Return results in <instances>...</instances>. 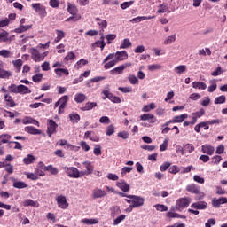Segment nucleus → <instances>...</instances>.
Instances as JSON below:
<instances>
[{
  "mask_svg": "<svg viewBox=\"0 0 227 227\" xmlns=\"http://www.w3.org/2000/svg\"><path fill=\"white\" fill-rule=\"evenodd\" d=\"M8 90L10 91V93H15V94H19L20 95H27L29 93H31V90H29V87L26 86V85H16V84H11L8 87Z\"/></svg>",
  "mask_w": 227,
  "mask_h": 227,
  "instance_id": "f257e3e1",
  "label": "nucleus"
},
{
  "mask_svg": "<svg viewBox=\"0 0 227 227\" xmlns=\"http://www.w3.org/2000/svg\"><path fill=\"white\" fill-rule=\"evenodd\" d=\"M186 191L190 192V194H195L197 200H203L205 198V192H201L200 185L195 184L186 185Z\"/></svg>",
  "mask_w": 227,
  "mask_h": 227,
  "instance_id": "f03ea898",
  "label": "nucleus"
},
{
  "mask_svg": "<svg viewBox=\"0 0 227 227\" xmlns=\"http://www.w3.org/2000/svg\"><path fill=\"white\" fill-rule=\"evenodd\" d=\"M129 200H132V204L135 208H139L145 205V198L137 195H129L127 196Z\"/></svg>",
  "mask_w": 227,
  "mask_h": 227,
  "instance_id": "7ed1b4c3",
  "label": "nucleus"
},
{
  "mask_svg": "<svg viewBox=\"0 0 227 227\" xmlns=\"http://www.w3.org/2000/svg\"><path fill=\"white\" fill-rule=\"evenodd\" d=\"M63 169L69 178H79L81 176L79 169L75 167H64Z\"/></svg>",
  "mask_w": 227,
  "mask_h": 227,
  "instance_id": "20e7f679",
  "label": "nucleus"
},
{
  "mask_svg": "<svg viewBox=\"0 0 227 227\" xmlns=\"http://www.w3.org/2000/svg\"><path fill=\"white\" fill-rule=\"evenodd\" d=\"M33 10L40 15V17H46L47 16V10L45 9V6L42 5L40 3H34L31 4Z\"/></svg>",
  "mask_w": 227,
  "mask_h": 227,
  "instance_id": "39448f33",
  "label": "nucleus"
},
{
  "mask_svg": "<svg viewBox=\"0 0 227 227\" xmlns=\"http://www.w3.org/2000/svg\"><path fill=\"white\" fill-rule=\"evenodd\" d=\"M191 205V198L184 197L180 198L176 200V207L180 210H184V208H187Z\"/></svg>",
  "mask_w": 227,
  "mask_h": 227,
  "instance_id": "423d86ee",
  "label": "nucleus"
},
{
  "mask_svg": "<svg viewBox=\"0 0 227 227\" xmlns=\"http://www.w3.org/2000/svg\"><path fill=\"white\" fill-rule=\"evenodd\" d=\"M56 129H58L56 121L52 119H49L47 123V134L49 137H52V134H56Z\"/></svg>",
  "mask_w": 227,
  "mask_h": 227,
  "instance_id": "0eeeda50",
  "label": "nucleus"
},
{
  "mask_svg": "<svg viewBox=\"0 0 227 227\" xmlns=\"http://www.w3.org/2000/svg\"><path fill=\"white\" fill-rule=\"evenodd\" d=\"M103 93L105 95V98H103L104 100L108 98L109 100H111V102H114V104H121V98H120V97L114 96V94L109 92L108 90H105V91H103Z\"/></svg>",
  "mask_w": 227,
  "mask_h": 227,
  "instance_id": "6e6552de",
  "label": "nucleus"
},
{
  "mask_svg": "<svg viewBox=\"0 0 227 227\" xmlns=\"http://www.w3.org/2000/svg\"><path fill=\"white\" fill-rule=\"evenodd\" d=\"M56 201L58 203V207L59 208H62V210H67V208H68V202H67V197L59 195L57 197Z\"/></svg>",
  "mask_w": 227,
  "mask_h": 227,
  "instance_id": "1a4fd4ad",
  "label": "nucleus"
},
{
  "mask_svg": "<svg viewBox=\"0 0 227 227\" xmlns=\"http://www.w3.org/2000/svg\"><path fill=\"white\" fill-rule=\"evenodd\" d=\"M207 207H208V204L206 201H197L193 202L191 205V208H194L195 210H207Z\"/></svg>",
  "mask_w": 227,
  "mask_h": 227,
  "instance_id": "9d476101",
  "label": "nucleus"
},
{
  "mask_svg": "<svg viewBox=\"0 0 227 227\" xmlns=\"http://www.w3.org/2000/svg\"><path fill=\"white\" fill-rule=\"evenodd\" d=\"M226 203H227V198L226 197H221L219 199L214 198L212 200V206L215 208H219V207H221V205H225Z\"/></svg>",
  "mask_w": 227,
  "mask_h": 227,
  "instance_id": "9b49d317",
  "label": "nucleus"
},
{
  "mask_svg": "<svg viewBox=\"0 0 227 227\" xmlns=\"http://www.w3.org/2000/svg\"><path fill=\"white\" fill-rule=\"evenodd\" d=\"M105 196H107V192L102 189L96 188L92 192V198L94 200H98V198H104Z\"/></svg>",
  "mask_w": 227,
  "mask_h": 227,
  "instance_id": "f8f14e48",
  "label": "nucleus"
},
{
  "mask_svg": "<svg viewBox=\"0 0 227 227\" xmlns=\"http://www.w3.org/2000/svg\"><path fill=\"white\" fill-rule=\"evenodd\" d=\"M12 182H13L12 186L14 189H27L28 187L27 184L23 181H17L15 177H11Z\"/></svg>",
  "mask_w": 227,
  "mask_h": 227,
  "instance_id": "ddd939ff",
  "label": "nucleus"
},
{
  "mask_svg": "<svg viewBox=\"0 0 227 227\" xmlns=\"http://www.w3.org/2000/svg\"><path fill=\"white\" fill-rule=\"evenodd\" d=\"M31 55L33 61H35V63L43 61V58H42L40 51H38V50H36L35 48L31 49Z\"/></svg>",
  "mask_w": 227,
  "mask_h": 227,
  "instance_id": "4468645a",
  "label": "nucleus"
},
{
  "mask_svg": "<svg viewBox=\"0 0 227 227\" xmlns=\"http://www.w3.org/2000/svg\"><path fill=\"white\" fill-rule=\"evenodd\" d=\"M140 120L142 121H148L151 120L150 123H155L157 121V117L153 114H144L140 116Z\"/></svg>",
  "mask_w": 227,
  "mask_h": 227,
  "instance_id": "2eb2a0df",
  "label": "nucleus"
},
{
  "mask_svg": "<svg viewBox=\"0 0 227 227\" xmlns=\"http://www.w3.org/2000/svg\"><path fill=\"white\" fill-rule=\"evenodd\" d=\"M128 58L129 54L125 51H117L115 53V60L117 61V63H119V61H125V59H127Z\"/></svg>",
  "mask_w": 227,
  "mask_h": 227,
  "instance_id": "dca6fc26",
  "label": "nucleus"
},
{
  "mask_svg": "<svg viewBox=\"0 0 227 227\" xmlns=\"http://www.w3.org/2000/svg\"><path fill=\"white\" fill-rule=\"evenodd\" d=\"M201 148H202V152L204 153H207V155H214V152H215V148H214V146L208 144L202 145Z\"/></svg>",
  "mask_w": 227,
  "mask_h": 227,
  "instance_id": "f3484780",
  "label": "nucleus"
},
{
  "mask_svg": "<svg viewBox=\"0 0 227 227\" xmlns=\"http://www.w3.org/2000/svg\"><path fill=\"white\" fill-rule=\"evenodd\" d=\"M127 67H130V64H125V65L119 66V67L112 69L110 71V74L112 75H114V74H123V70H125V68H127Z\"/></svg>",
  "mask_w": 227,
  "mask_h": 227,
  "instance_id": "a211bd4d",
  "label": "nucleus"
},
{
  "mask_svg": "<svg viewBox=\"0 0 227 227\" xmlns=\"http://www.w3.org/2000/svg\"><path fill=\"white\" fill-rule=\"evenodd\" d=\"M116 185L121 189V191H123V192H129V191H130V185L125 181L117 182Z\"/></svg>",
  "mask_w": 227,
  "mask_h": 227,
  "instance_id": "6ab92c4d",
  "label": "nucleus"
},
{
  "mask_svg": "<svg viewBox=\"0 0 227 227\" xmlns=\"http://www.w3.org/2000/svg\"><path fill=\"white\" fill-rule=\"evenodd\" d=\"M25 132H27V134H32L33 136L42 134V130L35 128V126H27V127H25Z\"/></svg>",
  "mask_w": 227,
  "mask_h": 227,
  "instance_id": "aec40b11",
  "label": "nucleus"
},
{
  "mask_svg": "<svg viewBox=\"0 0 227 227\" xmlns=\"http://www.w3.org/2000/svg\"><path fill=\"white\" fill-rule=\"evenodd\" d=\"M151 19H155V16H138L136 18H133L129 20V22H132V24L134 23H137V22H141L143 20H150Z\"/></svg>",
  "mask_w": 227,
  "mask_h": 227,
  "instance_id": "412c9836",
  "label": "nucleus"
},
{
  "mask_svg": "<svg viewBox=\"0 0 227 227\" xmlns=\"http://www.w3.org/2000/svg\"><path fill=\"white\" fill-rule=\"evenodd\" d=\"M4 101L6 102V106L8 107H15L17 104H15V100H13V98L10 96L9 94H4Z\"/></svg>",
  "mask_w": 227,
  "mask_h": 227,
  "instance_id": "4be33fe9",
  "label": "nucleus"
},
{
  "mask_svg": "<svg viewBox=\"0 0 227 227\" xmlns=\"http://www.w3.org/2000/svg\"><path fill=\"white\" fill-rule=\"evenodd\" d=\"M93 134V131H86L84 133V139H90V141H94V143H98L100 141V138L97 136H91Z\"/></svg>",
  "mask_w": 227,
  "mask_h": 227,
  "instance_id": "5701e85b",
  "label": "nucleus"
},
{
  "mask_svg": "<svg viewBox=\"0 0 227 227\" xmlns=\"http://www.w3.org/2000/svg\"><path fill=\"white\" fill-rule=\"evenodd\" d=\"M56 75H58V77H63V75H66V77H68V75H70V72L68 71V69H65V68H57L54 70Z\"/></svg>",
  "mask_w": 227,
  "mask_h": 227,
  "instance_id": "b1692460",
  "label": "nucleus"
},
{
  "mask_svg": "<svg viewBox=\"0 0 227 227\" xmlns=\"http://www.w3.org/2000/svg\"><path fill=\"white\" fill-rule=\"evenodd\" d=\"M205 114V109L201 108L200 111L192 114V120L196 123L198 118H201Z\"/></svg>",
  "mask_w": 227,
  "mask_h": 227,
  "instance_id": "393cba45",
  "label": "nucleus"
},
{
  "mask_svg": "<svg viewBox=\"0 0 227 227\" xmlns=\"http://www.w3.org/2000/svg\"><path fill=\"white\" fill-rule=\"evenodd\" d=\"M10 139H12V135L4 133L0 135V146L1 145H6L10 143Z\"/></svg>",
  "mask_w": 227,
  "mask_h": 227,
  "instance_id": "a878e982",
  "label": "nucleus"
},
{
  "mask_svg": "<svg viewBox=\"0 0 227 227\" xmlns=\"http://www.w3.org/2000/svg\"><path fill=\"white\" fill-rule=\"evenodd\" d=\"M82 164L86 169L85 175H91L95 169L91 162L84 161Z\"/></svg>",
  "mask_w": 227,
  "mask_h": 227,
  "instance_id": "bb28decb",
  "label": "nucleus"
},
{
  "mask_svg": "<svg viewBox=\"0 0 227 227\" xmlns=\"http://www.w3.org/2000/svg\"><path fill=\"white\" fill-rule=\"evenodd\" d=\"M92 47H100L101 51H104V47H106V42H104V34H101L100 41H96L92 43Z\"/></svg>",
  "mask_w": 227,
  "mask_h": 227,
  "instance_id": "cd10ccee",
  "label": "nucleus"
},
{
  "mask_svg": "<svg viewBox=\"0 0 227 227\" xmlns=\"http://www.w3.org/2000/svg\"><path fill=\"white\" fill-rule=\"evenodd\" d=\"M86 95L82 93H76L74 95V102H76V104H82V102L86 101Z\"/></svg>",
  "mask_w": 227,
  "mask_h": 227,
  "instance_id": "c85d7f7f",
  "label": "nucleus"
},
{
  "mask_svg": "<svg viewBox=\"0 0 227 227\" xmlns=\"http://www.w3.org/2000/svg\"><path fill=\"white\" fill-rule=\"evenodd\" d=\"M67 12L70 15H77V12H79V10L75 4L67 3Z\"/></svg>",
  "mask_w": 227,
  "mask_h": 227,
  "instance_id": "c756f323",
  "label": "nucleus"
},
{
  "mask_svg": "<svg viewBox=\"0 0 227 227\" xmlns=\"http://www.w3.org/2000/svg\"><path fill=\"white\" fill-rule=\"evenodd\" d=\"M167 217H169L170 219H187L186 215H180L178 213H173V212H168L167 213Z\"/></svg>",
  "mask_w": 227,
  "mask_h": 227,
  "instance_id": "7c9ffc66",
  "label": "nucleus"
},
{
  "mask_svg": "<svg viewBox=\"0 0 227 227\" xmlns=\"http://www.w3.org/2000/svg\"><path fill=\"white\" fill-rule=\"evenodd\" d=\"M94 107H97V102H87L85 106L80 109L81 111H91Z\"/></svg>",
  "mask_w": 227,
  "mask_h": 227,
  "instance_id": "2f4dec72",
  "label": "nucleus"
},
{
  "mask_svg": "<svg viewBox=\"0 0 227 227\" xmlns=\"http://www.w3.org/2000/svg\"><path fill=\"white\" fill-rule=\"evenodd\" d=\"M192 88L195 90H207V83L203 82H193Z\"/></svg>",
  "mask_w": 227,
  "mask_h": 227,
  "instance_id": "473e14b6",
  "label": "nucleus"
},
{
  "mask_svg": "<svg viewBox=\"0 0 227 227\" xmlns=\"http://www.w3.org/2000/svg\"><path fill=\"white\" fill-rule=\"evenodd\" d=\"M110 210H111V217H113V219H114L116 215H120V214H121V209H120V207L118 206L112 207Z\"/></svg>",
  "mask_w": 227,
  "mask_h": 227,
  "instance_id": "72a5a7b5",
  "label": "nucleus"
},
{
  "mask_svg": "<svg viewBox=\"0 0 227 227\" xmlns=\"http://www.w3.org/2000/svg\"><path fill=\"white\" fill-rule=\"evenodd\" d=\"M35 160H36V158L33 156V154H27V156L23 159V162L24 164H26V166H29V164H33Z\"/></svg>",
  "mask_w": 227,
  "mask_h": 227,
  "instance_id": "f704fd0d",
  "label": "nucleus"
},
{
  "mask_svg": "<svg viewBox=\"0 0 227 227\" xmlns=\"http://www.w3.org/2000/svg\"><path fill=\"white\" fill-rule=\"evenodd\" d=\"M12 65L16 68L17 74H19V72H20V70L22 69V65H23L22 59H19L16 60H12Z\"/></svg>",
  "mask_w": 227,
  "mask_h": 227,
  "instance_id": "c9c22d12",
  "label": "nucleus"
},
{
  "mask_svg": "<svg viewBox=\"0 0 227 227\" xmlns=\"http://www.w3.org/2000/svg\"><path fill=\"white\" fill-rule=\"evenodd\" d=\"M174 72H176V74H185V72H187V66L185 65H180L177 66L174 68Z\"/></svg>",
  "mask_w": 227,
  "mask_h": 227,
  "instance_id": "e433bc0d",
  "label": "nucleus"
},
{
  "mask_svg": "<svg viewBox=\"0 0 227 227\" xmlns=\"http://www.w3.org/2000/svg\"><path fill=\"white\" fill-rule=\"evenodd\" d=\"M187 118H189V114H183L181 115L175 116L174 121H176V123H182L184 122V120H187Z\"/></svg>",
  "mask_w": 227,
  "mask_h": 227,
  "instance_id": "4c0bfd02",
  "label": "nucleus"
},
{
  "mask_svg": "<svg viewBox=\"0 0 227 227\" xmlns=\"http://www.w3.org/2000/svg\"><path fill=\"white\" fill-rule=\"evenodd\" d=\"M44 171H48L51 175H58V173H59V170L56 168V167H54L52 165H48V166L44 167Z\"/></svg>",
  "mask_w": 227,
  "mask_h": 227,
  "instance_id": "58836bf2",
  "label": "nucleus"
},
{
  "mask_svg": "<svg viewBox=\"0 0 227 227\" xmlns=\"http://www.w3.org/2000/svg\"><path fill=\"white\" fill-rule=\"evenodd\" d=\"M129 47H132V43L130 42V39L126 38L121 43L120 49H129Z\"/></svg>",
  "mask_w": 227,
  "mask_h": 227,
  "instance_id": "ea45409f",
  "label": "nucleus"
},
{
  "mask_svg": "<svg viewBox=\"0 0 227 227\" xmlns=\"http://www.w3.org/2000/svg\"><path fill=\"white\" fill-rule=\"evenodd\" d=\"M57 33V37L55 38L54 42L55 43H58V42H61V40H63V38H65V32H63V30H56Z\"/></svg>",
  "mask_w": 227,
  "mask_h": 227,
  "instance_id": "a19ab883",
  "label": "nucleus"
},
{
  "mask_svg": "<svg viewBox=\"0 0 227 227\" xmlns=\"http://www.w3.org/2000/svg\"><path fill=\"white\" fill-rule=\"evenodd\" d=\"M10 77H12L10 71L4 70V68L0 70V79H10Z\"/></svg>",
  "mask_w": 227,
  "mask_h": 227,
  "instance_id": "79ce46f5",
  "label": "nucleus"
},
{
  "mask_svg": "<svg viewBox=\"0 0 227 227\" xmlns=\"http://www.w3.org/2000/svg\"><path fill=\"white\" fill-rule=\"evenodd\" d=\"M31 27H33V25H28V26L21 25V26H20V27L15 29V33H24V32L31 29Z\"/></svg>",
  "mask_w": 227,
  "mask_h": 227,
  "instance_id": "37998d69",
  "label": "nucleus"
},
{
  "mask_svg": "<svg viewBox=\"0 0 227 227\" xmlns=\"http://www.w3.org/2000/svg\"><path fill=\"white\" fill-rule=\"evenodd\" d=\"M59 102H60V109H65V107H67V103L68 102V96L65 95L61 97L59 99Z\"/></svg>",
  "mask_w": 227,
  "mask_h": 227,
  "instance_id": "c03bdc74",
  "label": "nucleus"
},
{
  "mask_svg": "<svg viewBox=\"0 0 227 227\" xmlns=\"http://www.w3.org/2000/svg\"><path fill=\"white\" fill-rule=\"evenodd\" d=\"M96 22H98L101 29H106L107 27V21L106 20L96 18Z\"/></svg>",
  "mask_w": 227,
  "mask_h": 227,
  "instance_id": "a18cd8bd",
  "label": "nucleus"
},
{
  "mask_svg": "<svg viewBox=\"0 0 227 227\" xmlns=\"http://www.w3.org/2000/svg\"><path fill=\"white\" fill-rule=\"evenodd\" d=\"M69 118L72 123H79V121L81 120V116L77 114H70Z\"/></svg>",
  "mask_w": 227,
  "mask_h": 227,
  "instance_id": "49530a36",
  "label": "nucleus"
},
{
  "mask_svg": "<svg viewBox=\"0 0 227 227\" xmlns=\"http://www.w3.org/2000/svg\"><path fill=\"white\" fill-rule=\"evenodd\" d=\"M118 63V60H116L115 59L106 63L104 66L105 70H109V68H113V67L116 66V64Z\"/></svg>",
  "mask_w": 227,
  "mask_h": 227,
  "instance_id": "de8ad7c7",
  "label": "nucleus"
},
{
  "mask_svg": "<svg viewBox=\"0 0 227 227\" xmlns=\"http://www.w3.org/2000/svg\"><path fill=\"white\" fill-rule=\"evenodd\" d=\"M168 4H161L158 6L157 13H166L168 12Z\"/></svg>",
  "mask_w": 227,
  "mask_h": 227,
  "instance_id": "09e8293b",
  "label": "nucleus"
},
{
  "mask_svg": "<svg viewBox=\"0 0 227 227\" xmlns=\"http://www.w3.org/2000/svg\"><path fill=\"white\" fill-rule=\"evenodd\" d=\"M221 160H223V157H221L220 155H215L212 157V160L210 162L211 166H215V164H219V162H221Z\"/></svg>",
  "mask_w": 227,
  "mask_h": 227,
  "instance_id": "8fccbe9b",
  "label": "nucleus"
},
{
  "mask_svg": "<svg viewBox=\"0 0 227 227\" xmlns=\"http://www.w3.org/2000/svg\"><path fill=\"white\" fill-rule=\"evenodd\" d=\"M78 20H81V16L80 14H72L71 17L66 19V22H77Z\"/></svg>",
  "mask_w": 227,
  "mask_h": 227,
  "instance_id": "3c124183",
  "label": "nucleus"
},
{
  "mask_svg": "<svg viewBox=\"0 0 227 227\" xmlns=\"http://www.w3.org/2000/svg\"><path fill=\"white\" fill-rule=\"evenodd\" d=\"M176 41V35H169L167 37V39L163 42L164 45H169V43H173V42Z\"/></svg>",
  "mask_w": 227,
  "mask_h": 227,
  "instance_id": "603ef678",
  "label": "nucleus"
},
{
  "mask_svg": "<svg viewBox=\"0 0 227 227\" xmlns=\"http://www.w3.org/2000/svg\"><path fill=\"white\" fill-rule=\"evenodd\" d=\"M154 207L158 212H168V206L164 204H156L154 205Z\"/></svg>",
  "mask_w": 227,
  "mask_h": 227,
  "instance_id": "864d4df0",
  "label": "nucleus"
},
{
  "mask_svg": "<svg viewBox=\"0 0 227 227\" xmlns=\"http://www.w3.org/2000/svg\"><path fill=\"white\" fill-rule=\"evenodd\" d=\"M127 217V215H121L119 217L115 218L114 220V226H118V224H120V223H121V221H125V218Z\"/></svg>",
  "mask_w": 227,
  "mask_h": 227,
  "instance_id": "5fc2aeb1",
  "label": "nucleus"
},
{
  "mask_svg": "<svg viewBox=\"0 0 227 227\" xmlns=\"http://www.w3.org/2000/svg\"><path fill=\"white\" fill-rule=\"evenodd\" d=\"M128 80L129 81L130 84H139V80L134 74L129 75Z\"/></svg>",
  "mask_w": 227,
  "mask_h": 227,
  "instance_id": "6e6d98bb",
  "label": "nucleus"
},
{
  "mask_svg": "<svg viewBox=\"0 0 227 227\" xmlns=\"http://www.w3.org/2000/svg\"><path fill=\"white\" fill-rule=\"evenodd\" d=\"M160 68H162V66L159 64H153L148 66V70H150V72H155V70H160Z\"/></svg>",
  "mask_w": 227,
  "mask_h": 227,
  "instance_id": "4d7b16f0",
  "label": "nucleus"
},
{
  "mask_svg": "<svg viewBox=\"0 0 227 227\" xmlns=\"http://www.w3.org/2000/svg\"><path fill=\"white\" fill-rule=\"evenodd\" d=\"M226 102V96L222 95L215 98V104H224Z\"/></svg>",
  "mask_w": 227,
  "mask_h": 227,
  "instance_id": "13d9d810",
  "label": "nucleus"
},
{
  "mask_svg": "<svg viewBox=\"0 0 227 227\" xmlns=\"http://www.w3.org/2000/svg\"><path fill=\"white\" fill-rule=\"evenodd\" d=\"M184 152H188V153H192L194 152L195 148L192 144H186L184 147Z\"/></svg>",
  "mask_w": 227,
  "mask_h": 227,
  "instance_id": "bf43d9fd",
  "label": "nucleus"
},
{
  "mask_svg": "<svg viewBox=\"0 0 227 227\" xmlns=\"http://www.w3.org/2000/svg\"><path fill=\"white\" fill-rule=\"evenodd\" d=\"M73 59H75V53L70 51L67 53V55L64 58V61L68 62L72 61Z\"/></svg>",
  "mask_w": 227,
  "mask_h": 227,
  "instance_id": "052dcab7",
  "label": "nucleus"
},
{
  "mask_svg": "<svg viewBox=\"0 0 227 227\" xmlns=\"http://www.w3.org/2000/svg\"><path fill=\"white\" fill-rule=\"evenodd\" d=\"M168 172L171 173V175H176V173H180V168H178V166L173 165L169 167Z\"/></svg>",
  "mask_w": 227,
  "mask_h": 227,
  "instance_id": "680f3d73",
  "label": "nucleus"
},
{
  "mask_svg": "<svg viewBox=\"0 0 227 227\" xmlns=\"http://www.w3.org/2000/svg\"><path fill=\"white\" fill-rule=\"evenodd\" d=\"M88 65V60L84 59H81L79 61L76 62V68L77 70H79V68H81L82 66Z\"/></svg>",
  "mask_w": 227,
  "mask_h": 227,
  "instance_id": "e2e57ef3",
  "label": "nucleus"
},
{
  "mask_svg": "<svg viewBox=\"0 0 227 227\" xmlns=\"http://www.w3.org/2000/svg\"><path fill=\"white\" fill-rule=\"evenodd\" d=\"M80 146L82 147V150H84V152H90V150H91V147H90L88 143H86L85 141H81Z\"/></svg>",
  "mask_w": 227,
  "mask_h": 227,
  "instance_id": "0e129e2a",
  "label": "nucleus"
},
{
  "mask_svg": "<svg viewBox=\"0 0 227 227\" xmlns=\"http://www.w3.org/2000/svg\"><path fill=\"white\" fill-rule=\"evenodd\" d=\"M116 34H108L106 35L108 45L111 44V42H113V40H116Z\"/></svg>",
  "mask_w": 227,
  "mask_h": 227,
  "instance_id": "69168bd1",
  "label": "nucleus"
},
{
  "mask_svg": "<svg viewBox=\"0 0 227 227\" xmlns=\"http://www.w3.org/2000/svg\"><path fill=\"white\" fill-rule=\"evenodd\" d=\"M43 79V74H37L32 77V81L34 82H40Z\"/></svg>",
  "mask_w": 227,
  "mask_h": 227,
  "instance_id": "338daca9",
  "label": "nucleus"
},
{
  "mask_svg": "<svg viewBox=\"0 0 227 227\" xmlns=\"http://www.w3.org/2000/svg\"><path fill=\"white\" fill-rule=\"evenodd\" d=\"M4 169L6 173H8V175H12V173H13V165L10 163H5Z\"/></svg>",
  "mask_w": 227,
  "mask_h": 227,
  "instance_id": "774afa93",
  "label": "nucleus"
}]
</instances>
